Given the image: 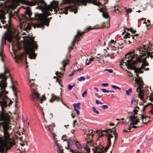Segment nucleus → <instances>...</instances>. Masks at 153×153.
<instances>
[{
    "label": "nucleus",
    "instance_id": "1",
    "mask_svg": "<svg viewBox=\"0 0 153 153\" xmlns=\"http://www.w3.org/2000/svg\"><path fill=\"white\" fill-rule=\"evenodd\" d=\"M58 5L57 2L52 1L51 5L47 7L45 6V8H44V12L43 14L36 13L35 14V18L37 20L40 21L41 23L40 24H34L33 23V26L34 28H35L36 27H41L44 25L48 26L50 21L47 19V17L51 14L49 11L51 10V11L53 9H54L55 13H56L59 10Z\"/></svg>",
    "mask_w": 153,
    "mask_h": 153
},
{
    "label": "nucleus",
    "instance_id": "5",
    "mask_svg": "<svg viewBox=\"0 0 153 153\" xmlns=\"http://www.w3.org/2000/svg\"><path fill=\"white\" fill-rule=\"evenodd\" d=\"M136 76H135L134 80L136 82L135 83H137L138 86L136 89V91L138 93V97L140 99L141 101L143 102L144 101L143 96L144 91L143 89V82L142 79L137 74H136Z\"/></svg>",
    "mask_w": 153,
    "mask_h": 153
},
{
    "label": "nucleus",
    "instance_id": "38",
    "mask_svg": "<svg viewBox=\"0 0 153 153\" xmlns=\"http://www.w3.org/2000/svg\"><path fill=\"white\" fill-rule=\"evenodd\" d=\"M4 18V11L1 10L0 11V19H3Z\"/></svg>",
    "mask_w": 153,
    "mask_h": 153
},
{
    "label": "nucleus",
    "instance_id": "64",
    "mask_svg": "<svg viewBox=\"0 0 153 153\" xmlns=\"http://www.w3.org/2000/svg\"><path fill=\"white\" fill-rule=\"evenodd\" d=\"M101 107L102 108L104 109H105L106 108H108V106L107 105H102Z\"/></svg>",
    "mask_w": 153,
    "mask_h": 153
},
{
    "label": "nucleus",
    "instance_id": "27",
    "mask_svg": "<svg viewBox=\"0 0 153 153\" xmlns=\"http://www.w3.org/2000/svg\"><path fill=\"white\" fill-rule=\"evenodd\" d=\"M22 7L26 10V11L25 12L26 14L28 15L29 17H30L32 15V13L30 7L28 6H22Z\"/></svg>",
    "mask_w": 153,
    "mask_h": 153
},
{
    "label": "nucleus",
    "instance_id": "7",
    "mask_svg": "<svg viewBox=\"0 0 153 153\" xmlns=\"http://www.w3.org/2000/svg\"><path fill=\"white\" fill-rule=\"evenodd\" d=\"M35 2H33L24 0H14L12 4L10 6V7L12 9H14L18 5L19 3L31 6L35 5L36 3H37V5H38V3H40L44 4V8H45V6H46V4L44 3L43 0H39V2H37V0H35Z\"/></svg>",
    "mask_w": 153,
    "mask_h": 153
},
{
    "label": "nucleus",
    "instance_id": "31",
    "mask_svg": "<svg viewBox=\"0 0 153 153\" xmlns=\"http://www.w3.org/2000/svg\"><path fill=\"white\" fill-rule=\"evenodd\" d=\"M33 81V80H30V84L29 85L30 87V88L31 89L33 90H35L36 87V85L33 83V82H32V81Z\"/></svg>",
    "mask_w": 153,
    "mask_h": 153
},
{
    "label": "nucleus",
    "instance_id": "28",
    "mask_svg": "<svg viewBox=\"0 0 153 153\" xmlns=\"http://www.w3.org/2000/svg\"><path fill=\"white\" fill-rule=\"evenodd\" d=\"M59 100L62 101V100L61 99H60L58 97H56V96L52 95L51 97V98L49 99V101L50 102H52L53 101L56 100V101H58Z\"/></svg>",
    "mask_w": 153,
    "mask_h": 153
},
{
    "label": "nucleus",
    "instance_id": "26",
    "mask_svg": "<svg viewBox=\"0 0 153 153\" xmlns=\"http://www.w3.org/2000/svg\"><path fill=\"white\" fill-rule=\"evenodd\" d=\"M80 103L78 102L76 104L74 103L73 105L74 110L76 111L77 114L78 115L79 114H80L79 110L80 109Z\"/></svg>",
    "mask_w": 153,
    "mask_h": 153
},
{
    "label": "nucleus",
    "instance_id": "42",
    "mask_svg": "<svg viewBox=\"0 0 153 153\" xmlns=\"http://www.w3.org/2000/svg\"><path fill=\"white\" fill-rule=\"evenodd\" d=\"M3 49L1 48L0 50V56L1 57V59L2 61L3 60V56L4 55V53L3 52Z\"/></svg>",
    "mask_w": 153,
    "mask_h": 153
},
{
    "label": "nucleus",
    "instance_id": "56",
    "mask_svg": "<svg viewBox=\"0 0 153 153\" xmlns=\"http://www.w3.org/2000/svg\"><path fill=\"white\" fill-rule=\"evenodd\" d=\"M121 123H122V125L123 126L126 125L127 124H128V122H127L126 121H125V122H121Z\"/></svg>",
    "mask_w": 153,
    "mask_h": 153
},
{
    "label": "nucleus",
    "instance_id": "24",
    "mask_svg": "<svg viewBox=\"0 0 153 153\" xmlns=\"http://www.w3.org/2000/svg\"><path fill=\"white\" fill-rule=\"evenodd\" d=\"M10 75L9 71L5 69L4 73L0 74V78H3L4 79H6Z\"/></svg>",
    "mask_w": 153,
    "mask_h": 153
},
{
    "label": "nucleus",
    "instance_id": "33",
    "mask_svg": "<svg viewBox=\"0 0 153 153\" xmlns=\"http://www.w3.org/2000/svg\"><path fill=\"white\" fill-rule=\"evenodd\" d=\"M133 107H134V109L133 110V112L134 114V115L135 116V115H136L137 116V112L138 111V110H139V108L138 106L135 107V106H134Z\"/></svg>",
    "mask_w": 153,
    "mask_h": 153
},
{
    "label": "nucleus",
    "instance_id": "45",
    "mask_svg": "<svg viewBox=\"0 0 153 153\" xmlns=\"http://www.w3.org/2000/svg\"><path fill=\"white\" fill-rule=\"evenodd\" d=\"M126 38V39L125 40H124V41H125L126 43L129 44H130L132 43V42H132V41H131L128 38Z\"/></svg>",
    "mask_w": 153,
    "mask_h": 153
},
{
    "label": "nucleus",
    "instance_id": "44",
    "mask_svg": "<svg viewBox=\"0 0 153 153\" xmlns=\"http://www.w3.org/2000/svg\"><path fill=\"white\" fill-rule=\"evenodd\" d=\"M114 11L117 13H118V14L120 15L121 13V12L119 8H115Z\"/></svg>",
    "mask_w": 153,
    "mask_h": 153
},
{
    "label": "nucleus",
    "instance_id": "49",
    "mask_svg": "<svg viewBox=\"0 0 153 153\" xmlns=\"http://www.w3.org/2000/svg\"><path fill=\"white\" fill-rule=\"evenodd\" d=\"M153 2V0H146L147 4L152 5Z\"/></svg>",
    "mask_w": 153,
    "mask_h": 153
},
{
    "label": "nucleus",
    "instance_id": "54",
    "mask_svg": "<svg viewBox=\"0 0 153 153\" xmlns=\"http://www.w3.org/2000/svg\"><path fill=\"white\" fill-rule=\"evenodd\" d=\"M111 87H112V88H113L114 89H118L119 90L120 89V88L119 87H117L116 85H111Z\"/></svg>",
    "mask_w": 153,
    "mask_h": 153
},
{
    "label": "nucleus",
    "instance_id": "9",
    "mask_svg": "<svg viewBox=\"0 0 153 153\" xmlns=\"http://www.w3.org/2000/svg\"><path fill=\"white\" fill-rule=\"evenodd\" d=\"M6 86L7 83L5 81L0 84V98L4 100H6L7 105H8L9 99L8 98L7 96L6 95L8 93L5 90Z\"/></svg>",
    "mask_w": 153,
    "mask_h": 153
},
{
    "label": "nucleus",
    "instance_id": "36",
    "mask_svg": "<svg viewBox=\"0 0 153 153\" xmlns=\"http://www.w3.org/2000/svg\"><path fill=\"white\" fill-rule=\"evenodd\" d=\"M12 36L11 35H8L6 37V39L10 42L12 41Z\"/></svg>",
    "mask_w": 153,
    "mask_h": 153
},
{
    "label": "nucleus",
    "instance_id": "30",
    "mask_svg": "<svg viewBox=\"0 0 153 153\" xmlns=\"http://www.w3.org/2000/svg\"><path fill=\"white\" fill-rule=\"evenodd\" d=\"M144 70L143 67L141 66L139 68H136L135 69V72L136 74L138 73H143V70Z\"/></svg>",
    "mask_w": 153,
    "mask_h": 153
},
{
    "label": "nucleus",
    "instance_id": "48",
    "mask_svg": "<svg viewBox=\"0 0 153 153\" xmlns=\"http://www.w3.org/2000/svg\"><path fill=\"white\" fill-rule=\"evenodd\" d=\"M0 103L2 107H5L7 106V104L2 100V102H0Z\"/></svg>",
    "mask_w": 153,
    "mask_h": 153
},
{
    "label": "nucleus",
    "instance_id": "17",
    "mask_svg": "<svg viewBox=\"0 0 153 153\" xmlns=\"http://www.w3.org/2000/svg\"><path fill=\"white\" fill-rule=\"evenodd\" d=\"M57 76H54L53 78H56V82H58L59 85L61 86L62 85V78L63 77V75L61 72L57 71L56 73Z\"/></svg>",
    "mask_w": 153,
    "mask_h": 153
},
{
    "label": "nucleus",
    "instance_id": "62",
    "mask_svg": "<svg viewBox=\"0 0 153 153\" xmlns=\"http://www.w3.org/2000/svg\"><path fill=\"white\" fill-rule=\"evenodd\" d=\"M68 90H70L72 89L73 88L72 86V85L69 84L68 85Z\"/></svg>",
    "mask_w": 153,
    "mask_h": 153
},
{
    "label": "nucleus",
    "instance_id": "16",
    "mask_svg": "<svg viewBox=\"0 0 153 153\" xmlns=\"http://www.w3.org/2000/svg\"><path fill=\"white\" fill-rule=\"evenodd\" d=\"M140 123L146 124L150 121V118L146 115L144 113L139 114Z\"/></svg>",
    "mask_w": 153,
    "mask_h": 153
},
{
    "label": "nucleus",
    "instance_id": "47",
    "mask_svg": "<svg viewBox=\"0 0 153 153\" xmlns=\"http://www.w3.org/2000/svg\"><path fill=\"white\" fill-rule=\"evenodd\" d=\"M92 109L94 112L95 113L97 114H99V112L98 111L97 109L94 107H92Z\"/></svg>",
    "mask_w": 153,
    "mask_h": 153
},
{
    "label": "nucleus",
    "instance_id": "46",
    "mask_svg": "<svg viewBox=\"0 0 153 153\" xmlns=\"http://www.w3.org/2000/svg\"><path fill=\"white\" fill-rule=\"evenodd\" d=\"M126 94L128 95H129L130 93L132 92L131 88H130L128 90L126 91Z\"/></svg>",
    "mask_w": 153,
    "mask_h": 153
},
{
    "label": "nucleus",
    "instance_id": "10",
    "mask_svg": "<svg viewBox=\"0 0 153 153\" xmlns=\"http://www.w3.org/2000/svg\"><path fill=\"white\" fill-rule=\"evenodd\" d=\"M97 0H63L62 4H66L73 2L75 4H81L86 5V3H92L95 4V1Z\"/></svg>",
    "mask_w": 153,
    "mask_h": 153
},
{
    "label": "nucleus",
    "instance_id": "6",
    "mask_svg": "<svg viewBox=\"0 0 153 153\" xmlns=\"http://www.w3.org/2000/svg\"><path fill=\"white\" fill-rule=\"evenodd\" d=\"M125 58L122 60L120 64V68L124 69L125 66L128 69H134V61H132L133 56H131L129 54L126 55Z\"/></svg>",
    "mask_w": 153,
    "mask_h": 153
},
{
    "label": "nucleus",
    "instance_id": "18",
    "mask_svg": "<svg viewBox=\"0 0 153 153\" xmlns=\"http://www.w3.org/2000/svg\"><path fill=\"white\" fill-rule=\"evenodd\" d=\"M129 118L132 122L131 123L133 125L137 124L138 123L140 122L139 115L138 116L135 115L130 116Z\"/></svg>",
    "mask_w": 153,
    "mask_h": 153
},
{
    "label": "nucleus",
    "instance_id": "39",
    "mask_svg": "<svg viewBox=\"0 0 153 153\" xmlns=\"http://www.w3.org/2000/svg\"><path fill=\"white\" fill-rule=\"evenodd\" d=\"M25 21V19H23V18H20L19 19V22H20V27L21 28L22 27V25Z\"/></svg>",
    "mask_w": 153,
    "mask_h": 153
},
{
    "label": "nucleus",
    "instance_id": "25",
    "mask_svg": "<svg viewBox=\"0 0 153 153\" xmlns=\"http://www.w3.org/2000/svg\"><path fill=\"white\" fill-rule=\"evenodd\" d=\"M116 131L117 129L115 126L113 128H112V129H109L107 130H104L103 131H106L108 133H111V134H112V135H115V134H117L116 132Z\"/></svg>",
    "mask_w": 153,
    "mask_h": 153
},
{
    "label": "nucleus",
    "instance_id": "63",
    "mask_svg": "<svg viewBox=\"0 0 153 153\" xmlns=\"http://www.w3.org/2000/svg\"><path fill=\"white\" fill-rule=\"evenodd\" d=\"M105 71H107L109 72V73H112L113 72V71L111 69H107L105 70Z\"/></svg>",
    "mask_w": 153,
    "mask_h": 153
},
{
    "label": "nucleus",
    "instance_id": "29",
    "mask_svg": "<svg viewBox=\"0 0 153 153\" xmlns=\"http://www.w3.org/2000/svg\"><path fill=\"white\" fill-rule=\"evenodd\" d=\"M33 23L25 24V30H30L31 29V27L33 26Z\"/></svg>",
    "mask_w": 153,
    "mask_h": 153
},
{
    "label": "nucleus",
    "instance_id": "58",
    "mask_svg": "<svg viewBox=\"0 0 153 153\" xmlns=\"http://www.w3.org/2000/svg\"><path fill=\"white\" fill-rule=\"evenodd\" d=\"M12 85L11 86V88L13 90V91H15L14 85V83H13V82L12 81Z\"/></svg>",
    "mask_w": 153,
    "mask_h": 153
},
{
    "label": "nucleus",
    "instance_id": "11",
    "mask_svg": "<svg viewBox=\"0 0 153 153\" xmlns=\"http://www.w3.org/2000/svg\"><path fill=\"white\" fill-rule=\"evenodd\" d=\"M148 57L145 56L141 59L139 58H136L135 60L134 61V68L136 65H140L141 64V66H143L144 68L145 66H148V63L146 61V58Z\"/></svg>",
    "mask_w": 153,
    "mask_h": 153
},
{
    "label": "nucleus",
    "instance_id": "51",
    "mask_svg": "<svg viewBox=\"0 0 153 153\" xmlns=\"http://www.w3.org/2000/svg\"><path fill=\"white\" fill-rule=\"evenodd\" d=\"M85 79V78L84 76H81L79 78H78L77 80L79 81H81L82 80H84Z\"/></svg>",
    "mask_w": 153,
    "mask_h": 153
},
{
    "label": "nucleus",
    "instance_id": "14",
    "mask_svg": "<svg viewBox=\"0 0 153 153\" xmlns=\"http://www.w3.org/2000/svg\"><path fill=\"white\" fill-rule=\"evenodd\" d=\"M32 96L33 98H36L39 100L41 103H42V101L45 100L49 99L48 97H45L44 95H42V97H40L39 94L36 92L33 93Z\"/></svg>",
    "mask_w": 153,
    "mask_h": 153
},
{
    "label": "nucleus",
    "instance_id": "40",
    "mask_svg": "<svg viewBox=\"0 0 153 153\" xmlns=\"http://www.w3.org/2000/svg\"><path fill=\"white\" fill-rule=\"evenodd\" d=\"M137 103V101L134 98L131 99V105H135Z\"/></svg>",
    "mask_w": 153,
    "mask_h": 153
},
{
    "label": "nucleus",
    "instance_id": "59",
    "mask_svg": "<svg viewBox=\"0 0 153 153\" xmlns=\"http://www.w3.org/2000/svg\"><path fill=\"white\" fill-rule=\"evenodd\" d=\"M87 94V91L86 90L85 91H84L83 93L82 94V96L83 97H85V96L84 95H86V94Z\"/></svg>",
    "mask_w": 153,
    "mask_h": 153
},
{
    "label": "nucleus",
    "instance_id": "22",
    "mask_svg": "<svg viewBox=\"0 0 153 153\" xmlns=\"http://www.w3.org/2000/svg\"><path fill=\"white\" fill-rule=\"evenodd\" d=\"M9 117L6 113L3 112L0 114V121L8 122L9 121Z\"/></svg>",
    "mask_w": 153,
    "mask_h": 153
},
{
    "label": "nucleus",
    "instance_id": "13",
    "mask_svg": "<svg viewBox=\"0 0 153 153\" xmlns=\"http://www.w3.org/2000/svg\"><path fill=\"white\" fill-rule=\"evenodd\" d=\"M52 136L53 140L54 146V147L56 149L58 153H60L62 152V147L61 146L59 145L58 143V141L56 137V135L55 132L52 133Z\"/></svg>",
    "mask_w": 153,
    "mask_h": 153
},
{
    "label": "nucleus",
    "instance_id": "43",
    "mask_svg": "<svg viewBox=\"0 0 153 153\" xmlns=\"http://www.w3.org/2000/svg\"><path fill=\"white\" fill-rule=\"evenodd\" d=\"M102 16L105 18H108V15L107 12H103Z\"/></svg>",
    "mask_w": 153,
    "mask_h": 153
},
{
    "label": "nucleus",
    "instance_id": "8",
    "mask_svg": "<svg viewBox=\"0 0 153 153\" xmlns=\"http://www.w3.org/2000/svg\"><path fill=\"white\" fill-rule=\"evenodd\" d=\"M4 140L0 137V151H3L6 148L7 144L10 142L11 140L10 138V134L7 129L4 128Z\"/></svg>",
    "mask_w": 153,
    "mask_h": 153
},
{
    "label": "nucleus",
    "instance_id": "32",
    "mask_svg": "<svg viewBox=\"0 0 153 153\" xmlns=\"http://www.w3.org/2000/svg\"><path fill=\"white\" fill-rule=\"evenodd\" d=\"M62 152L60 153H72L73 151L70 149L65 148L63 152V149H62Z\"/></svg>",
    "mask_w": 153,
    "mask_h": 153
},
{
    "label": "nucleus",
    "instance_id": "23",
    "mask_svg": "<svg viewBox=\"0 0 153 153\" xmlns=\"http://www.w3.org/2000/svg\"><path fill=\"white\" fill-rule=\"evenodd\" d=\"M137 34H136L134 35H131L129 33H127L124 35V38H128L131 41L133 42L134 40L137 39Z\"/></svg>",
    "mask_w": 153,
    "mask_h": 153
},
{
    "label": "nucleus",
    "instance_id": "57",
    "mask_svg": "<svg viewBox=\"0 0 153 153\" xmlns=\"http://www.w3.org/2000/svg\"><path fill=\"white\" fill-rule=\"evenodd\" d=\"M40 110H41V111L42 112V116L44 117V119H45V118L44 117H45L44 116V113L43 111V109L41 107H40Z\"/></svg>",
    "mask_w": 153,
    "mask_h": 153
},
{
    "label": "nucleus",
    "instance_id": "12",
    "mask_svg": "<svg viewBox=\"0 0 153 153\" xmlns=\"http://www.w3.org/2000/svg\"><path fill=\"white\" fill-rule=\"evenodd\" d=\"M118 47L117 46L111 45L110 49H108L107 51V54L106 56H110L111 59L114 58V54L118 53Z\"/></svg>",
    "mask_w": 153,
    "mask_h": 153
},
{
    "label": "nucleus",
    "instance_id": "15",
    "mask_svg": "<svg viewBox=\"0 0 153 153\" xmlns=\"http://www.w3.org/2000/svg\"><path fill=\"white\" fill-rule=\"evenodd\" d=\"M93 130L92 129H87L84 131V137L86 140L91 139L93 137Z\"/></svg>",
    "mask_w": 153,
    "mask_h": 153
},
{
    "label": "nucleus",
    "instance_id": "50",
    "mask_svg": "<svg viewBox=\"0 0 153 153\" xmlns=\"http://www.w3.org/2000/svg\"><path fill=\"white\" fill-rule=\"evenodd\" d=\"M93 145V144L92 143L91 140H90V142H88L87 143V146L88 147L91 146V147H92Z\"/></svg>",
    "mask_w": 153,
    "mask_h": 153
},
{
    "label": "nucleus",
    "instance_id": "61",
    "mask_svg": "<svg viewBox=\"0 0 153 153\" xmlns=\"http://www.w3.org/2000/svg\"><path fill=\"white\" fill-rule=\"evenodd\" d=\"M47 117L48 118H51L53 117V115L52 114H49L47 116Z\"/></svg>",
    "mask_w": 153,
    "mask_h": 153
},
{
    "label": "nucleus",
    "instance_id": "34",
    "mask_svg": "<svg viewBox=\"0 0 153 153\" xmlns=\"http://www.w3.org/2000/svg\"><path fill=\"white\" fill-rule=\"evenodd\" d=\"M74 143H75V145L76 147L78 149H81L82 148V146L78 142L76 141L74 142Z\"/></svg>",
    "mask_w": 153,
    "mask_h": 153
},
{
    "label": "nucleus",
    "instance_id": "20",
    "mask_svg": "<svg viewBox=\"0 0 153 153\" xmlns=\"http://www.w3.org/2000/svg\"><path fill=\"white\" fill-rule=\"evenodd\" d=\"M45 126L47 130L51 133V135H52V132H54L53 131V127L55 126L54 124L52 123L50 124L48 123L47 122H46L45 124Z\"/></svg>",
    "mask_w": 153,
    "mask_h": 153
},
{
    "label": "nucleus",
    "instance_id": "19",
    "mask_svg": "<svg viewBox=\"0 0 153 153\" xmlns=\"http://www.w3.org/2000/svg\"><path fill=\"white\" fill-rule=\"evenodd\" d=\"M85 33V31H81L80 30L77 31L76 34L75 35L74 38V39L72 42V46H74L75 43L78 41V39L79 38V37Z\"/></svg>",
    "mask_w": 153,
    "mask_h": 153
},
{
    "label": "nucleus",
    "instance_id": "41",
    "mask_svg": "<svg viewBox=\"0 0 153 153\" xmlns=\"http://www.w3.org/2000/svg\"><path fill=\"white\" fill-rule=\"evenodd\" d=\"M148 98H149V100H150L151 102L153 101V93L151 92L149 96L147 97Z\"/></svg>",
    "mask_w": 153,
    "mask_h": 153
},
{
    "label": "nucleus",
    "instance_id": "37",
    "mask_svg": "<svg viewBox=\"0 0 153 153\" xmlns=\"http://www.w3.org/2000/svg\"><path fill=\"white\" fill-rule=\"evenodd\" d=\"M74 130H72L71 131H70V134H68V135H69V137L71 138H74Z\"/></svg>",
    "mask_w": 153,
    "mask_h": 153
},
{
    "label": "nucleus",
    "instance_id": "4",
    "mask_svg": "<svg viewBox=\"0 0 153 153\" xmlns=\"http://www.w3.org/2000/svg\"><path fill=\"white\" fill-rule=\"evenodd\" d=\"M108 134V143L107 146L104 148L101 145L99 144L98 146L95 147L94 148H90L95 153H105V152L110 146L111 143H114L116 139L117 134L114 135L113 136L109 133Z\"/></svg>",
    "mask_w": 153,
    "mask_h": 153
},
{
    "label": "nucleus",
    "instance_id": "60",
    "mask_svg": "<svg viewBox=\"0 0 153 153\" xmlns=\"http://www.w3.org/2000/svg\"><path fill=\"white\" fill-rule=\"evenodd\" d=\"M151 104L152 105V106L151 107L152 110L150 111V113L152 115H153V104H152V103Z\"/></svg>",
    "mask_w": 153,
    "mask_h": 153
},
{
    "label": "nucleus",
    "instance_id": "3",
    "mask_svg": "<svg viewBox=\"0 0 153 153\" xmlns=\"http://www.w3.org/2000/svg\"><path fill=\"white\" fill-rule=\"evenodd\" d=\"M29 40L25 47V51L26 53L29 55L30 59H34L36 56L34 51L38 49V45L33 38L27 37V40Z\"/></svg>",
    "mask_w": 153,
    "mask_h": 153
},
{
    "label": "nucleus",
    "instance_id": "52",
    "mask_svg": "<svg viewBox=\"0 0 153 153\" xmlns=\"http://www.w3.org/2000/svg\"><path fill=\"white\" fill-rule=\"evenodd\" d=\"M95 101H96V103L97 104H103V103L102 102H101V101H100V100H95Z\"/></svg>",
    "mask_w": 153,
    "mask_h": 153
},
{
    "label": "nucleus",
    "instance_id": "2",
    "mask_svg": "<svg viewBox=\"0 0 153 153\" xmlns=\"http://www.w3.org/2000/svg\"><path fill=\"white\" fill-rule=\"evenodd\" d=\"M132 55H130L131 56H133L132 59L136 57L141 59L145 56L153 58V47L150 45H143V47L141 48H137L134 50Z\"/></svg>",
    "mask_w": 153,
    "mask_h": 153
},
{
    "label": "nucleus",
    "instance_id": "55",
    "mask_svg": "<svg viewBox=\"0 0 153 153\" xmlns=\"http://www.w3.org/2000/svg\"><path fill=\"white\" fill-rule=\"evenodd\" d=\"M146 24V27L147 29H149L151 27V25L150 24Z\"/></svg>",
    "mask_w": 153,
    "mask_h": 153
},
{
    "label": "nucleus",
    "instance_id": "35",
    "mask_svg": "<svg viewBox=\"0 0 153 153\" xmlns=\"http://www.w3.org/2000/svg\"><path fill=\"white\" fill-rule=\"evenodd\" d=\"M23 55V53H22L19 55L17 56H15L16 61L17 63L19 62L18 61V59L21 60L22 59Z\"/></svg>",
    "mask_w": 153,
    "mask_h": 153
},
{
    "label": "nucleus",
    "instance_id": "53",
    "mask_svg": "<svg viewBox=\"0 0 153 153\" xmlns=\"http://www.w3.org/2000/svg\"><path fill=\"white\" fill-rule=\"evenodd\" d=\"M126 11L128 13H130L132 11V9L131 8H128L126 10Z\"/></svg>",
    "mask_w": 153,
    "mask_h": 153
},
{
    "label": "nucleus",
    "instance_id": "21",
    "mask_svg": "<svg viewBox=\"0 0 153 153\" xmlns=\"http://www.w3.org/2000/svg\"><path fill=\"white\" fill-rule=\"evenodd\" d=\"M69 60L68 59L63 60L59 65V67L61 71H65V68L68 64Z\"/></svg>",
    "mask_w": 153,
    "mask_h": 153
}]
</instances>
